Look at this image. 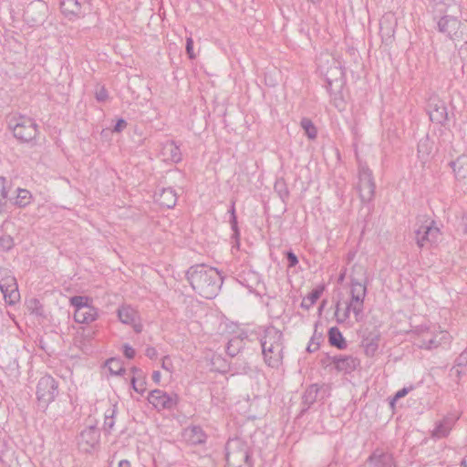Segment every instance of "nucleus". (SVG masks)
I'll use <instances>...</instances> for the list:
<instances>
[{
    "label": "nucleus",
    "mask_w": 467,
    "mask_h": 467,
    "mask_svg": "<svg viewBox=\"0 0 467 467\" xmlns=\"http://www.w3.org/2000/svg\"><path fill=\"white\" fill-rule=\"evenodd\" d=\"M107 96V90L104 88H101L99 90L96 92V98L99 101L105 100Z\"/></svg>",
    "instance_id": "5fc2aeb1"
},
{
    "label": "nucleus",
    "mask_w": 467,
    "mask_h": 467,
    "mask_svg": "<svg viewBox=\"0 0 467 467\" xmlns=\"http://www.w3.org/2000/svg\"><path fill=\"white\" fill-rule=\"evenodd\" d=\"M378 349V345L374 342H368L365 345V352L368 356H373Z\"/></svg>",
    "instance_id": "603ef678"
},
{
    "label": "nucleus",
    "mask_w": 467,
    "mask_h": 467,
    "mask_svg": "<svg viewBox=\"0 0 467 467\" xmlns=\"http://www.w3.org/2000/svg\"><path fill=\"white\" fill-rule=\"evenodd\" d=\"M11 285H18L16 277L11 270L5 267H0V289H7Z\"/></svg>",
    "instance_id": "72a5a7b5"
},
{
    "label": "nucleus",
    "mask_w": 467,
    "mask_h": 467,
    "mask_svg": "<svg viewBox=\"0 0 467 467\" xmlns=\"http://www.w3.org/2000/svg\"><path fill=\"white\" fill-rule=\"evenodd\" d=\"M327 393V387L325 385L312 384L310 385L302 397L303 404L306 406L302 412L307 410L311 405H313L317 399H324Z\"/></svg>",
    "instance_id": "f3484780"
},
{
    "label": "nucleus",
    "mask_w": 467,
    "mask_h": 467,
    "mask_svg": "<svg viewBox=\"0 0 467 467\" xmlns=\"http://www.w3.org/2000/svg\"><path fill=\"white\" fill-rule=\"evenodd\" d=\"M439 31L451 39L455 46L467 43V21H461L451 16H444L438 21Z\"/></svg>",
    "instance_id": "423d86ee"
},
{
    "label": "nucleus",
    "mask_w": 467,
    "mask_h": 467,
    "mask_svg": "<svg viewBox=\"0 0 467 467\" xmlns=\"http://www.w3.org/2000/svg\"><path fill=\"white\" fill-rule=\"evenodd\" d=\"M358 283L359 285H365L368 286V272L365 266L362 265H354L350 274V285H354Z\"/></svg>",
    "instance_id": "cd10ccee"
},
{
    "label": "nucleus",
    "mask_w": 467,
    "mask_h": 467,
    "mask_svg": "<svg viewBox=\"0 0 467 467\" xmlns=\"http://www.w3.org/2000/svg\"><path fill=\"white\" fill-rule=\"evenodd\" d=\"M465 233H467V215L462 218Z\"/></svg>",
    "instance_id": "052dcab7"
},
{
    "label": "nucleus",
    "mask_w": 467,
    "mask_h": 467,
    "mask_svg": "<svg viewBox=\"0 0 467 467\" xmlns=\"http://www.w3.org/2000/svg\"><path fill=\"white\" fill-rule=\"evenodd\" d=\"M456 366L462 367L467 364V351L464 349L455 360Z\"/></svg>",
    "instance_id": "09e8293b"
},
{
    "label": "nucleus",
    "mask_w": 467,
    "mask_h": 467,
    "mask_svg": "<svg viewBox=\"0 0 467 467\" xmlns=\"http://www.w3.org/2000/svg\"><path fill=\"white\" fill-rule=\"evenodd\" d=\"M358 191L362 202H370L375 194V182L372 171L363 163L358 165Z\"/></svg>",
    "instance_id": "9d476101"
},
{
    "label": "nucleus",
    "mask_w": 467,
    "mask_h": 467,
    "mask_svg": "<svg viewBox=\"0 0 467 467\" xmlns=\"http://www.w3.org/2000/svg\"><path fill=\"white\" fill-rule=\"evenodd\" d=\"M434 142L428 135L421 138L418 142L417 156L421 164L425 165L433 157Z\"/></svg>",
    "instance_id": "aec40b11"
},
{
    "label": "nucleus",
    "mask_w": 467,
    "mask_h": 467,
    "mask_svg": "<svg viewBox=\"0 0 467 467\" xmlns=\"http://www.w3.org/2000/svg\"><path fill=\"white\" fill-rule=\"evenodd\" d=\"M323 286H319L312 290L306 297L303 298L301 306L303 308L309 309L313 305L316 304V302L323 293Z\"/></svg>",
    "instance_id": "f704fd0d"
},
{
    "label": "nucleus",
    "mask_w": 467,
    "mask_h": 467,
    "mask_svg": "<svg viewBox=\"0 0 467 467\" xmlns=\"http://www.w3.org/2000/svg\"><path fill=\"white\" fill-rule=\"evenodd\" d=\"M433 224L434 222L422 224L415 231L416 244L420 248L431 246L438 243L441 232Z\"/></svg>",
    "instance_id": "9b49d317"
},
{
    "label": "nucleus",
    "mask_w": 467,
    "mask_h": 467,
    "mask_svg": "<svg viewBox=\"0 0 467 467\" xmlns=\"http://www.w3.org/2000/svg\"><path fill=\"white\" fill-rule=\"evenodd\" d=\"M413 389V387L410 386L409 388H402L401 389L398 390L393 397L392 402L405 397L410 390Z\"/></svg>",
    "instance_id": "49530a36"
},
{
    "label": "nucleus",
    "mask_w": 467,
    "mask_h": 467,
    "mask_svg": "<svg viewBox=\"0 0 467 467\" xmlns=\"http://www.w3.org/2000/svg\"><path fill=\"white\" fill-rule=\"evenodd\" d=\"M116 362L115 358H109L103 367V374L106 375L108 378L109 376H116L117 370L113 368V364Z\"/></svg>",
    "instance_id": "ea45409f"
},
{
    "label": "nucleus",
    "mask_w": 467,
    "mask_h": 467,
    "mask_svg": "<svg viewBox=\"0 0 467 467\" xmlns=\"http://www.w3.org/2000/svg\"><path fill=\"white\" fill-rule=\"evenodd\" d=\"M11 182L5 177L0 176V213H3L8 203V200H12L9 195Z\"/></svg>",
    "instance_id": "c756f323"
},
{
    "label": "nucleus",
    "mask_w": 467,
    "mask_h": 467,
    "mask_svg": "<svg viewBox=\"0 0 467 467\" xmlns=\"http://www.w3.org/2000/svg\"><path fill=\"white\" fill-rule=\"evenodd\" d=\"M332 363L337 371L343 372L345 374L353 372L360 365V361L358 358L347 355H338L333 357Z\"/></svg>",
    "instance_id": "6ab92c4d"
},
{
    "label": "nucleus",
    "mask_w": 467,
    "mask_h": 467,
    "mask_svg": "<svg viewBox=\"0 0 467 467\" xmlns=\"http://www.w3.org/2000/svg\"><path fill=\"white\" fill-rule=\"evenodd\" d=\"M328 341L331 346L336 347L338 349H345L347 348V342L337 327L329 328Z\"/></svg>",
    "instance_id": "2f4dec72"
},
{
    "label": "nucleus",
    "mask_w": 467,
    "mask_h": 467,
    "mask_svg": "<svg viewBox=\"0 0 467 467\" xmlns=\"http://www.w3.org/2000/svg\"><path fill=\"white\" fill-rule=\"evenodd\" d=\"M186 277L192 289L207 299L214 298L223 284L220 273L215 268L204 265L190 267Z\"/></svg>",
    "instance_id": "f257e3e1"
},
{
    "label": "nucleus",
    "mask_w": 467,
    "mask_h": 467,
    "mask_svg": "<svg viewBox=\"0 0 467 467\" xmlns=\"http://www.w3.org/2000/svg\"><path fill=\"white\" fill-rule=\"evenodd\" d=\"M247 337L245 333H241L239 336L233 337L228 344L226 351L229 356L234 357L239 351L244 348V339Z\"/></svg>",
    "instance_id": "7c9ffc66"
},
{
    "label": "nucleus",
    "mask_w": 467,
    "mask_h": 467,
    "mask_svg": "<svg viewBox=\"0 0 467 467\" xmlns=\"http://www.w3.org/2000/svg\"><path fill=\"white\" fill-rule=\"evenodd\" d=\"M60 9L69 20L80 17L83 15L81 4L78 0H60Z\"/></svg>",
    "instance_id": "b1692460"
},
{
    "label": "nucleus",
    "mask_w": 467,
    "mask_h": 467,
    "mask_svg": "<svg viewBox=\"0 0 467 467\" xmlns=\"http://www.w3.org/2000/svg\"><path fill=\"white\" fill-rule=\"evenodd\" d=\"M124 127H126V121L123 119L119 118V131H120Z\"/></svg>",
    "instance_id": "bf43d9fd"
},
{
    "label": "nucleus",
    "mask_w": 467,
    "mask_h": 467,
    "mask_svg": "<svg viewBox=\"0 0 467 467\" xmlns=\"http://www.w3.org/2000/svg\"><path fill=\"white\" fill-rule=\"evenodd\" d=\"M71 306H75L76 309H79L80 307L88 306V298L81 296H75L70 298Z\"/></svg>",
    "instance_id": "a19ab883"
},
{
    "label": "nucleus",
    "mask_w": 467,
    "mask_h": 467,
    "mask_svg": "<svg viewBox=\"0 0 467 467\" xmlns=\"http://www.w3.org/2000/svg\"><path fill=\"white\" fill-rule=\"evenodd\" d=\"M0 290L3 294L5 302L9 306H13L20 300L18 285H11V287H8L7 289L1 288Z\"/></svg>",
    "instance_id": "473e14b6"
},
{
    "label": "nucleus",
    "mask_w": 467,
    "mask_h": 467,
    "mask_svg": "<svg viewBox=\"0 0 467 467\" xmlns=\"http://www.w3.org/2000/svg\"><path fill=\"white\" fill-rule=\"evenodd\" d=\"M112 131H117V123H115L114 125H112Z\"/></svg>",
    "instance_id": "69168bd1"
},
{
    "label": "nucleus",
    "mask_w": 467,
    "mask_h": 467,
    "mask_svg": "<svg viewBox=\"0 0 467 467\" xmlns=\"http://www.w3.org/2000/svg\"><path fill=\"white\" fill-rule=\"evenodd\" d=\"M410 335L414 340V345L419 348L432 349L451 342V336L448 332L440 331L436 333L435 330L431 329L426 325L415 327L410 330Z\"/></svg>",
    "instance_id": "39448f33"
},
{
    "label": "nucleus",
    "mask_w": 467,
    "mask_h": 467,
    "mask_svg": "<svg viewBox=\"0 0 467 467\" xmlns=\"http://www.w3.org/2000/svg\"><path fill=\"white\" fill-rule=\"evenodd\" d=\"M344 277H345V273H342V274L339 275V277H338V281H339V282H342V281H343V279H344Z\"/></svg>",
    "instance_id": "0e129e2a"
},
{
    "label": "nucleus",
    "mask_w": 467,
    "mask_h": 467,
    "mask_svg": "<svg viewBox=\"0 0 467 467\" xmlns=\"http://www.w3.org/2000/svg\"><path fill=\"white\" fill-rule=\"evenodd\" d=\"M119 467H131L130 462L122 460L119 462Z\"/></svg>",
    "instance_id": "13d9d810"
},
{
    "label": "nucleus",
    "mask_w": 467,
    "mask_h": 467,
    "mask_svg": "<svg viewBox=\"0 0 467 467\" xmlns=\"http://www.w3.org/2000/svg\"><path fill=\"white\" fill-rule=\"evenodd\" d=\"M28 308L36 315H42L40 302L36 298H32L28 302Z\"/></svg>",
    "instance_id": "37998d69"
},
{
    "label": "nucleus",
    "mask_w": 467,
    "mask_h": 467,
    "mask_svg": "<svg viewBox=\"0 0 467 467\" xmlns=\"http://www.w3.org/2000/svg\"><path fill=\"white\" fill-rule=\"evenodd\" d=\"M152 380L157 384L160 383V381H161V372L160 371H158V370L153 371Z\"/></svg>",
    "instance_id": "4d7b16f0"
},
{
    "label": "nucleus",
    "mask_w": 467,
    "mask_h": 467,
    "mask_svg": "<svg viewBox=\"0 0 467 467\" xmlns=\"http://www.w3.org/2000/svg\"><path fill=\"white\" fill-rule=\"evenodd\" d=\"M155 202L165 208H172L177 202V193L171 187L161 188L154 193Z\"/></svg>",
    "instance_id": "412c9836"
},
{
    "label": "nucleus",
    "mask_w": 467,
    "mask_h": 467,
    "mask_svg": "<svg viewBox=\"0 0 467 467\" xmlns=\"http://www.w3.org/2000/svg\"><path fill=\"white\" fill-rule=\"evenodd\" d=\"M12 200H8V202L19 208H25L29 205L33 200L31 192L26 189L17 188L16 190V196L12 197Z\"/></svg>",
    "instance_id": "bb28decb"
},
{
    "label": "nucleus",
    "mask_w": 467,
    "mask_h": 467,
    "mask_svg": "<svg viewBox=\"0 0 467 467\" xmlns=\"http://www.w3.org/2000/svg\"><path fill=\"white\" fill-rule=\"evenodd\" d=\"M229 213H231V218H230L231 228L234 232V234L238 235L239 233H238V228H237V218L235 215L234 202L232 203Z\"/></svg>",
    "instance_id": "79ce46f5"
},
{
    "label": "nucleus",
    "mask_w": 467,
    "mask_h": 467,
    "mask_svg": "<svg viewBox=\"0 0 467 467\" xmlns=\"http://www.w3.org/2000/svg\"><path fill=\"white\" fill-rule=\"evenodd\" d=\"M124 372H125V369H124V368H119L118 375H119V376H121Z\"/></svg>",
    "instance_id": "e2e57ef3"
},
{
    "label": "nucleus",
    "mask_w": 467,
    "mask_h": 467,
    "mask_svg": "<svg viewBox=\"0 0 467 467\" xmlns=\"http://www.w3.org/2000/svg\"><path fill=\"white\" fill-rule=\"evenodd\" d=\"M58 394L57 380L50 375H45L38 380L36 386V397L40 406L46 408L54 401Z\"/></svg>",
    "instance_id": "1a4fd4ad"
},
{
    "label": "nucleus",
    "mask_w": 467,
    "mask_h": 467,
    "mask_svg": "<svg viewBox=\"0 0 467 467\" xmlns=\"http://www.w3.org/2000/svg\"><path fill=\"white\" fill-rule=\"evenodd\" d=\"M97 315L98 314L96 309L90 306H88L86 307L75 309L74 319L78 323L88 324L96 319Z\"/></svg>",
    "instance_id": "a878e982"
},
{
    "label": "nucleus",
    "mask_w": 467,
    "mask_h": 467,
    "mask_svg": "<svg viewBox=\"0 0 467 467\" xmlns=\"http://www.w3.org/2000/svg\"><path fill=\"white\" fill-rule=\"evenodd\" d=\"M10 130L14 136L24 142H29L36 139L37 134V125L35 120L26 116L13 117L8 122Z\"/></svg>",
    "instance_id": "6e6552de"
},
{
    "label": "nucleus",
    "mask_w": 467,
    "mask_h": 467,
    "mask_svg": "<svg viewBox=\"0 0 467 467\" xmlns=\"http://www.w3.org/2000/svg\"><path fill=\"white\" fill-rule=\"evenodd\" d=\"M430 119L432 122L443 123L448 119L447 107L444 101L439 99H431L428 105Z\"/></svg>",
    "instance_id": "a211bd4d"
},
{
    "label": "nucleus",
    "mask_w": 467,
    "mask_h": 467,
    "mask_svg": "<svg viewBox=\"0 0 467 467\" xmlns=\"http://www.w3.org/2000/svg\"><path fill=\"white\" fill-rule=\"evenodd\" d=\"M368 467H397L390 453L375 451L368 459Z\"/></svg>",
    "instance_id": "4be33fe9"
},
{
    "label": "nucleus",
    "mask_w": 467,
    "mask_h": 467,
    "mask_svg": "<svg viewBox=\"0 0 467 467\" xmlns=\"http://www.w3.org/2000/svg\"><path fill=\"white\" fill-rule=\"evenodd\" d=\"M119 321L130 327L136 334H140L143 329L140 313L130 306H122L119 308Z\"/></svg>",
    "instance_id": "4468645a"
},
{
    "label": "nucleus",
    "mask_w": 467,
    "mask_h": 467,
    "mask_svg": "<svg viewBox=\"0 0 467 467\" xmlns=\"http://www.w3.org/2000/svg\"><path fill=\"white\" fill-rule=\"evenodd\" d=\"M38 5H44V4L41 1L37 2Z\"/></svg>",
    "instance_id": "338daca9"
},
{
    "label": "nucleus",
    "mask_w": 467,
    "mask_h": 467,
    "mask_svg": "<svg viewBox=\"0 0 467 467\" xmlns=\"http://www.w3.org/2000/svg\"><path fill=\"white\" fill-rule=\"evenodd\" d=\"M186 52L190 58L195 57V55L193 54V41L192 37H187L186 39Z\"/></svg>",
    "instance_id": "3c124183"
},
{
    "label": "nucleus",
    "mask_w": 467,
    "mask_h": 467,
    "mask_svg": "<svg viewBox=\"0 0 467 467\" xmlns=\"http://www.w3.org/2000/svg\"><path fill=\"white\" fill-rule=\"evenodd\" d=\"M368 288L365 285H359L358 283L354 285H350V299L346 304L345 309H340V304H337L336 317L338 323L346 322L350 313L353 312L356 321H359L364 312V301L367 296Z\"/></svg>",
    "instance_id": "20e7f679"
},
{
    "label": "nucleus",
    "mask_w": 467,
    "mask_h": 467,
    "mask_svg": "<svg viewBox=\"0 0 467 467\" xmlns=\"http://www.w3.org/2000/svg\"><path fill=\"white\" fill-rule=\"evenodd\" d=\"M145 355L150 358V359H155L158 356V352H157V349L153 347H148L146 349H145Z\"/></svg>",
    "instance_id": "864d4df0"
},
{
    "label": "nucleus",
    "mask_w": 467,
    "mask_h": 467,
    "mask_svg": "<svg viewBox=\"0 0 467 467\" xmlns=\"http://www.w3.org/2000/svg\"><path fill=\"white\" fill-rule=\"evenodd\" d=\"M123 354L127 358H133L135 357L136 351L130 347L129 344L123 345Z\"/></svg>",
    "instance_id": "de8ad7c7"
},
{
    "label": "nucleus",
    "mask_w": 467,
    "mask_h": 467,
    "mask_svg": "<svg viewBox=\"0 0 467 467\" xmlns=\"http://www.w3.org/2000/svg\"><path fill=\"white\" fill-rule=\"evenodd\" d=\"M285 254L288 262V267H294L298 264L297 256L295 254L293 251H287Z\"/></svg>",
    "instance_id": "a18cd8bd"
},
{
    "label": "nucleus",
    "mask_w": 467,
    "mask_h": 467,
    "mask_svg": "<svg viewBox=\"0 0 467 467\" xmlns=\"http://www.w3.org/2000/svg\"><path fill=\"white\" fill-rule=\"evenodd\" d=\"M451 166L458 180L467 179V154L459 156L451 162Z\"/></svg>",
    "instance_id": "c85d7f7f"
},
{
    "label": "nucleus",
    "mask_w": 467,
    "mask_h": 467,
    "mask_svg": "<svg viewBox=\"0 0 467 467\" xmlns=\"http://www.w3.org/2000/svg\"><path fill=\"white\" fill-rule=\"evenodd\" d=\"M225 451V460L228 466L240 467L243 462H245L248 467H253L249 450L241 440H229L226 443Z\"/></svg>",
    "instance_id": "0eeeda50"
},
{
    "label": "nucleus",
    "mask_w": 467,
    "mask_h": 467,
    "mask_svg": "<svg viewBox=\"0 0 467 467\" xmlns=\"http://www.w3.org/2000/svg\"><path fill=\"white\" fill-rule=\"evenodd\" d=\"M148 401L157 410H172L178 403V395L169 394L161 389L151 390L148 395Z\"/></svg>",
    "instance_id": "f8f14e48"
},
{
    "label": "nucleus",
    "mask_w": 467,
    "mask_h": 467,
    "mask_svg": "<svg viewBox=\"0 0 467 467\" xmlns=\"http://www.w3.org/2000/svg\"><path fill=\"white\" fill-rule=\"evenodd\" d=\"M275 189L278 192L279 195L282 198L288 196V191L285 187V184L283 181H278L275 184Z\"/></svg>",
    "instance_id": "c03bdc74"
},
{
    "label": "nucleus",
    "mask_w": 467,
    "mask_h": 467,
    "mask_svg": "<svg viewBox=\"0 0 467 467\" xmlns=\"http://www.w3.org/2000/svg\"><path fill=\"white\" fill-rule=\"evenodd\" d=\"M460 466L461 467H467V461L466 459H462L461 463H460Z\"/></svg>",
    "instance_id": "680f3d73"
},
{
    "label": "nucleus",
    "mask_w": 467,
    "mask_h": 467,
    "mask_svg": "<svg viewBox=\"0 0 467 467\" xmlns=\"http://www.w3.org/2000/svg\"><path fill=\"white\" fill-rule=\"evenodd\" d=\"M183 438L191 444L197 445L206 441L207 435L202 429L197 425H192L187 427L183 431Z\"/></svg>",
    "instance_id": "393cba45"
},
{
    "label": "nucleus",
    "mask_w": 467,
    "mask_h": 467,
    "mask_svg": "<svg viewBox=\"0 0 467 467\" xmlns=\"http://www.w3.org/2000/svg\"><path fill=\"white\" fill-rule=\"evenodd\" d=\"M132 372H133V377L131 378V385H132V388L133 389L138 392V393H140L142 394L146 388H145V382L144 381H138L135 378V375L137 373H140V369L137 368H132Z\"/></svg>",
    "instance_id": "4c0bfd02"
},
{
    "label": "nucleus",
    "mask_w": 467,
    "mask_h": 467,
    "mask_svg": "<svg viewBox=\"0 0 467 467\" xmlns=\"http://www.w3.org/2000/svg\"><path fill=\"white\" fill-rule=\"evenodd\" d=\"M14 246V240L9 235L0 237V250L3 252L10 251Z\"/></svg>",
    "instance_id": "58836bf2"
},
{
    "label": "nucleus",
    "mask_w": 467,
    "mask_h": 467,
    "mask_svg": "<svg viewBox=\"0 0 467 467\" xmlns=\"http://www.w3.org/2000/svg\"><path fill=\"white\" fill-rule=\"evenodd\" d=\"M256 334L265 363L272 368H278L282 365L284 358L283 333L274 326H269L259 327Z\"/></svg>",
    "instance_id": "f03ea898"
},
{
    "label": "nucleus",
    "mask_w": 467,
    "mask_h": 467,
    "mask_svg": "<svg viewBox=\"0 0 467 467\" xmlns=\"http://www.w3.org/2000/svg\"><path fill=\"white\" fill-rule=\"evenodd\" d=\"M99 430L93 425H89L81 431L78 438V445L80 451L90 452L95 450L99 443Z\"/></svg>",
    "instance_id": "ddd939ff"
},
{
    "label": "nucleus",
    "mask_w": 467,
    "mask_h": 467,
    "mask_svg": "<svg viewBox=\"0 0 467 467\" xmlns=\"http://www.w3.org/2000/svg\"><path fill=\"white\" fill-rule=\"evenodd\" d=\"M301 127L304 129V130L306 131V134L307 135V137L309 139L314 140L317 138V128L315 127V125L313 124V122L310 119H303L301 120Z\"/></svg>",
    "instance_id": "c9c22d12"
},
{
    "label": "nucleus",
    "mask_w": 467,
    "mask_h": 467,
    "mask_svg": "<svg viewBox=\"0 0 467 467\" xmlns=\"http://www.w3.org/2000/svg\"><path fill=\"white\" fill-rule=\"evenodd\" d=\"M165 161L178 163L182 161L180 147L173 140H169L162 145L161 151Z\"/></svg>",
    "instance_id": "5701e85b"
},
{
    "label": "nucleus",
    "mask_w": 467,
    "mask_h": 467,
    "mask_svg": "<svg viewBox=\"0 0 467 467\" xmlns=\"http://www.w3.org/2000/svg\"><path fill=\"white\" fill-rule=\"evenodd\" d=\"M116 408H117V406L113 405L112 409H109L105 413V420H104V429H105V431L112 430L114 425H115L114 416H115L116 411H117Z\"/></svg>",
    "instance_id": "e433bc0d"
},
{
    "label": "nucleus",
    "mask_w": 467,
    "mask_h": 467,
    "mask_svg": "<svg viewBox=\"0 0 467 467\" xmlns=\"http://www.w3.org/2000/svg\"><path fill=\"white\" fill-rule=\"evenodd\" d=\"M397 26V19L392 13L385 14L380 19L379 32L383 42L391 43Z\"/></svg>",
    "instance_id": "dca6fc26"
},
{
    "label": "nucleus",
    "mask_w": 467,
    "mask_h": 467,
    "mask_svg": "<svg viewBox=\"0 0 467 467\" xmlns=\"http://www.w3.org/2000/svg\"><path fill=\"white\" fill-rule=\"evenodd\" d=\"M161 368L164 369V370H167L169 372H171L172 369H173V365H172V362L171 360V358L166 356L162 358V361H161Z\"/></svg>",
    "instance_id": "8fccbe9b"
},
{
    "label": "nucleus",
    "mask_w": 467,
    "mask_h": 467,
    "mask_svg": "<svg viewBox=\"0 0 467 467\" xmlns=\"http://www.w3.org/2000/svg\"><path fill=\"white\" fill-rule=\"evenodd\" d=\"M458 420L459 416L456 414L451 413L446 415L442 420L436 422L435 427L431 431V437L436 440L448 437Z\"/></svg>",
    "instance_id": "2eb2a0df"
},
{
    "label": "nucleus",
    "mask_w": 467,
    "mask_h": 467,
    "mask_svg": "<svg viewBox=\"0 0 467 467\" xmlns=\"http://www.w3.org/2000/svg\"><path fill=\"white\" fill-rule=\"evenodd\" d=\"M317 348H318V343H314L313 341H311L308 344L306 350L308 352L312 353V352H315L316 350H317Z\"/></svg>",
    "instance_id": "6e6d98bb"
},
{
    "label": "nucleus",
    "mask_w": 467,
    "mask_h": 467,
    "mask_svg": "<svg viewBox=\"0 0 467 467\" xmlns=\"http://www.w3.org/2000/svg\"><path fill=\"white\" fill-rule=\"evenodd\" d=\"M317 67L327 81V89L331 93L333 85L340 89L345 83V70L339 57L330 54H321L317 59Z\"/></svg>",
    "instance_id": "7ed1b4c3"
}]
</instances>
